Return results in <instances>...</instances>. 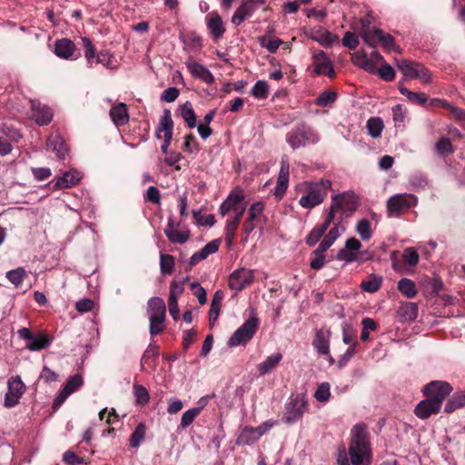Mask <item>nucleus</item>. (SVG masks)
I'll return each instance as SVG.
<instances>
[{
  "instance_id": "f257e3e1",
  "label": "nucleus",
  "mask_w": 465,
  "mask_h": 465,
  "mask_svg": "<svg viewBox=\"0 0 465 465\" xmlns=\"http://www.w3.org/2000/svg\"><path fill=\"white\" fill-rule=\"evenodd\" d=\"M370 444L367 429L364 424H357L351 429L349 454L352 465H362L364 458L369 455Z\"/></svg>"
},
{
  "instance_id": "f03ea898",
  "label": "nucleus",
  "mask_w": 465,
  "mask_h": 465,
  "mask_svg": "<svg viewBox=\"0 0 465 465\" xmlns=\"http://www.w3.org/2000/svg\"><path fill=\"white\" fill-rule=\"evenodd\" d=\"M148 309L150 314L149 331L152 336H155L164 330L165 303L162 298L153 297L148 302Z\"/></svg>"
},
{
  "instance_id": "7ed1b4c3",
  "label": "nucleus",
  "mask_w": 465,
  "mask_h": 465,
  "mask_svg": "<svg viewBox=\"0 0 465 465\" xmlns=\"http://www.w3.org/2000/svg\"><path fill=\"white\" fill-rule=\"evenodd\" d=\"M277 421L268 420L258 427L245 426L242 428L236 439L237 445H251L266 434L272 428L277 425Z\"/></svg>"
},
{
  "instance_id": "20e7f679",
  "label": "nucleus",
  "mask_w": 465,
  "mask_h": 465,
  "mask_svg": "<svg viewBox=\"0 0 465 465\" xmlns=\"http://www.w3.org/2000/svg\"><path fill=\"white\" fill-rule=\"evenodd\" d=\"M259 322L256 317L248 319L241 327H239L230 337L227 344L229 347L246 345L258 330Z\"/></svg>"
},
{
  "instance_id": "39448f33",
  "label": "nucleus",
  "mask_w": 465,
  "mask_h": 465,
  "mask_svg": "<svg viewBox=\"0 0 465 465\" xmlns=\"http://www.w3.org/2000/svg\"><path fill=\"white\" fill-rule=\"evenodd\" d=\"M286 141L292 149H298L308 143H316L318 137L310 126L301 124L287 134Z\"/></svg>"
},
{
  "instance_id": "423d86ee",
  "label": "nucleus",
  "mask_w": 465,
  "mask_h": 465,
  "mask_svg": "<svg viewBox=\"0 0 465 465\" xmlns=\"http://www.w3.org/2000/svg\"><path fill=\"white\" fill-rule=\"evenodd\" d=\"M398 68L408 80L419 79L425 84L431 81L430 74L421 64L402 59L398 61Z\"/></svg>"
},
{
  "instance_id": "0eeeda50",
  "label": "nucleus",
  "mask_w": 465,
  "mask_h": 465,
  "mask_svg": "<svg viewBox=\"0 0 465 465\" xmlns=\"http://www.w3.org/2000/svg\"><path fill=\"white\" fill-rule=\"evenodd\" d=\"M417 202L418 199L413 194H395L387 201L388 214L389 216H398L403 211L408 210L411 205H415Z\"/></svg>"
},
{
  "instance_id": "6e6552de",
  "label": "nucleus",
  "mask_w": 465,
  "mask_h": 465,
  "mask_svg": "<svg viewBox=\"0 0 465 465\" xmlns=\"http://www.w3.org/2000/svg\"><path fill=\"white\" fill-rule=\"evenodd\" d=\"M307 401L303 395H297L286 404L283 421L292 424L300 420L306 411Z\"/></svg>"
},
{
  "instance_id": "1a4fd4ad",
  "label": "nucleus",
  "mask_w": 465,
  "mask_h": 465,
  "mask_svg": "<svg viewBox=\"0 0 465 465\" xmlns=\"http://www.w3.org/2000/svg\"><path fill=\"white\" fill-rule=\"evenodd\" d=\"M302 186L307 193L302 195L299 201L302 207L312 209L323 202L326 193L322 192L319 184H313L306 182Z\"/></svg>"
},
{
  "instance_id": "9d476101",
  "label": "nucleus",
  "mask_w": 465,
  "mask_h": 465,
  "mask_svg": "<svg viewBox=\"0 0 465 465\" xmlns=\"http://www.w3.org/2000/svg\"><path fill=\"white\" fill-rule=\"evenodd\" d=\"M452 387L447 381H433L424 386V395L431 400L438 401L441 405L443 400L451 392Z\"/></svg>"
},
{
  "instance_id": "9b49d317",
  "label": "nucleus",
  "mask_w": 465,
  "mask_h": 465,
  "mask_svg": "<svg viewBox=\"0 0 465 465\" xmlns=\"http://www.w3.org/2000/svg\"><path fill=\"white\" fill-rule=\"evenodd\" d=\"M173 121L172 119L171 111L165 109L163 111V114L160 120V124L157 129L156 136L157 138H161V133H163V143L161 146V150L163 153L168 154V147L172 141L173 137Z\"/></svg>"
},
{
  "instance_id": "f8f14e48",
  "label": "nucleus",
  "mask_w": 465,
  "mask_h": 465,
  "mask_svg": "<svg viewBox=\"0 0 465 465\" xmlns=\"http://www.w3.org/2000/svg\"><path fill=\"white\" fill-rule=\"evenodd\" d=\"M8 391L5 396V406L13 407L18 403L19 399L25 392V384L19 376L11 377L7 382Z\"/></svg>"
},
{
  "instance_id": "ddd939ff",
  "label": "nucleus",
  "mask_w": 465,
  "mask_h": 465,
  "mask_svg": "<svg viewBox=\"0 0 465 465\" xmlns=\"http://www.w3.org/2000/svg\"><path fill=\"white\" fill-rule=\"evenodd\" d=\"M332 203H338V210L346 216L351 215L358 206L356 195L351 192H346L331 198Z\"/></svg>"
},
{
  "instance_id": "4468645a",
  "label": "nucleus",
  "mask_w": 465,
  "mask_h": 465,
  "mask_svg": "<svg viewBox=\"0 0 465 465\" xmlns=\"http://www.w3.org/2000/svg\"><path fill=\"white\" fill-rule=\"evenodd\" d=\"M253 282V272L245 268L234 271L229 277V286L232 290L241 291Z\"/></svg>"
},
{
  "instance_id": "2eb2a0df",
  "label": "nucleus",
  "mask_w": 465,
  "mask_h": 465,
  "mask_svg": "<svg viewBox=\"0 0 465 465\" xmlns=\"http://www.w3.org/2000/svg\"><path fill=\"white\" fill-rule=\"evenodd\" d=\"M289 174L290 164L288 158L286 156H282L281 160V169L277 179V184L274 190V195L277 200H281L287 190L289 183Z\"/></svg>"
},
{
  "instance_id": "dca6fc26",
  "label": "nucleus",
  "mask_w": 465,
  "mask_h": 465,
  "mask_svg": "<svg viewBox=\"0 0 465 465\" xmlns=\"http://www.w3.org/2000/svg\"><path fill=\"white\" fill-rule=\"evenodd\" d=\"M83 385L82 376L76 374L70 377L59 395L54 399L53 406L54 408H59L69 395L74 392Z\"/></svg>"
},
{
  "instance_id": "f3484780",
  "label": "nucleus",
  "mask_w": 465,
  "mask_h": 465,
  "mask_svg": "<svg viewBox=\"0 0 465 465\" xmlns=\"http://www.w3.org/2000/svg\"><path fill=\"white\" fill-rule=\"evenodd\" d=\"M263 4V0H248L243 3L232 17V23L239 25L244 19L251 16L257 5Z\"/></svg>"
},
{
  "instance_id": "a211bd4d",
  "label": "nucleus",
  "mask_w": 465,
  "mask_h": 465,
  "mask_svg": "<svg viewBox=\"0 0 465 465\" xmlns=\"http://www.w3.org/2000/svg\"><path fill=\"white\" fill-rule=\"evenodd\" d=\"M441 405L438 401L431 400L427 397L426 400L421 401L415 408L414 412L420 419H427L432 414L440 411Z\"/></svg>"
},
{
  "instance_id": "6ab92c4d",
  "label": "nucleus",
  "mask_w": 465,
  "mask_h": 465,
  "mask_svg": "<svg viewBox=\"0 0 465 465\" xmlns=\"http://www.w3.org/2000/svg\"><path fill=\"white\" fill-rule=\"evenodd\" d=\"M330 336L331 331L329 330L319 329L316 331L312 346L320 355H329Z\"/></svg>"
},
{
  "instance_id": "aec40b11",
  "label": "nucleus",
  "mask_w": 465,
  "mask_h": 465,
  "mask_svg": "<svg viewBox=\"0 0 465 465\" xmlns=\"http://www.w3.org/2000/svg\"><path fill=\"white\" fill-rule=\"evenodd\" d=\"M186 66L193 76L202 79L206 84L213 82L214 78L212 73L204 65L196 63L192 58L186 62Z\"/></svg>"
},
{
  "instance_id": "412c9836",
  "label": "nucleus",
  "mask_w": 465,
  "mask_h": 465,
  "mask_svg": "<svg viewBox=\"0 0 465 465\" xmlns=\"http://www.w3.org/2000/svg\"><path fill=\"white\" fill-rule=\"evenodd\" d=\"M164 234L173 243H184L190 237V232L187 230L180 232L174 230V222L173 217L168 219L167 226L164 229Z\"/></svg>"
},
{
  "instance_id": "4be33fe9",
  "label": "nucleus",
  "mask_w": 465,
  "mask_h": 465,
  "mask_svg": "<svg viewBox=\"0 0 465 465\" xmlns=\"http://www.w3.org/2000/svg\"><path fill=\"white\" fill-rule=\"evenodd\" d=\"M31 107L34 112L33 116L38 124L46 125L51 122L53 114L47 106L42 105L38 102L31 101Z\"/></svg>"
},
{
  "instance_id": "5701e85b",
  "label": "nucleus",
  "mask_w": 465,
  "mask_h": 465,
  "mask_svg": "<svg viewBox=\"0 0 465 465\" xmlns=\"http://www.w3.org/2000/svg\"><path fill=\"white\" fill-rule=\"evenodd\" d=\"M75 52V45L73 41L67 38L57 40L54 44V54L60 58L70 59Z\"/></svg>"
},
{
  "instance_id": "b1692460",
  "label": "nucleus",
  "mask_w": 465,
  "mask_h": 465,
  "mask_svg": "<svg viewBox=\"0 0 465 465\" xmlns=\"http://www.w3.org/2000/svg\"><path fill=\"white\" fill-rule=\"evenodd\" d=\"M243 213V210L241 209L238 213H235L233 217L226 221L225 241L229 246L232 244L235 237L236 230L241 223Z\"/></svg>"
},
{
  "instance_id": "393cba45",
  "label": "nucleus",
  "mask_w": 465,
  "mask_h": 465,
  "mask_svg": "<svg viewBox=\"0 0 465 465\" xmlns=\"http://www.w3.org/2000/svg\"><path fill=\"white\" fill-rule=\"evenodd\" d=\"M110 116L116 126L124 125L129 120L126 104L120 103L113 106L110 110Z\"/></svg>"
},
{
  "instance_id": "a878e982",
  "label": "nucleus",
  "mask_w": 465,
  "mask_h": 465,
  "mask_svg": "<svg viewBox=\"0 0 465 465\" xmlns=\"http://www.w3.org/2000/svg\"><path fill=\"white\" fill-rule=\"evenodd\" d=\"M47 147L52 149L60 159H64L67 148L59 134H52L47 139Z\"/></svg>"
},
{
  "instance_id": "bb28decb",
  "label": "nucleus",
  "mask_w": 465,
  "mask_h": 465,
  "mask_svg": "<svg viewBox=\"0 0 465 465\" xmlns=\"http://www.w3.org/2000/svg\"><path fill=\"white\" fill-rule=\"evenodd\" d=\"M81 178L80 173L76 170L68 171L57 179L54 187L57 189L72 187L80 182Z\"/></svg>"
},
{
  "instance_id": "cd10ccee",
  "label": "nucleus",
  "mask_w": 465,
  "mask_h": 465,
  "mask_svg": "<svg viewBox=\"0 0 465 465\" xmlns=\"http://www.w3.org/2000/svg\"><path fill=\"white\" fill-rule=\"evenodd\" d=\"M200 403L202 404L199 407L190 409L183 412L182 419H181V427L185 429L188 426H190L194 419L200 414L205 404L207 403V398L203 397L200 400Z\"/></svg>"
},
{
  "instance_id": "c85d7f7f",
  "label": "nucleus",
  "mask_w": 465,
  "mask_h": 465,
  "mask_svg": "<svg viewBox=\"0 0 465 465\" xmlns=\"http://www.w3.org/2000/svg\"><path fill=\"white\" fill-rule=\"evenodd\" d=\"M244 195L241 192V190L232 191L228 197L225 199V202L230 205L232 211L234 213H238L241 209L245 212V205L243 204Z\"/></svg>"
},
{
  "instance_id": "c756f323",
  "label": "nucleus",
  "mask_w": 465,
  "mask_h": 465,
  "mask_svg": "<svg viewBox=\"0 0 465 465\" xmlns=\"http://www.w3.org/2000/svg\"><path fill=\"white\" fill-rule=\"evenodd\" d=\"M282 356L281 353H274L268 356L265 361L258 365V371L261 375H264L272 371L281 361Z\"/></svg>"
},
{
  "instance_id": "7c9ffc66",
  "label": "nucleus",
  "mask_w": 465,
  "mask_h": 465,
  "mask_svg": "<svg viewBox=\"0 0 465 465\" xmlns=\"http://www.w3.org/2000/svg\"><path fill=\"white\" fill-rule=\"evenodd\" d=\"M207 25L215 39L222 37L225 31L222 18L218 14H214L210 17Z\"/></svg>"
},
{
  "instance_id": "2f4dec72",
  "label": "nucleus",
  "mask_w": 465,
  "mask_h": 465,
  "mask_svg": "<svg viewBox=\"0 0 465 465\" xmlns=\"http://www.w3.org/2000/svg\"><path fill=\"white\" fill-rule=\"evenodd\" d=\"M382 33L383 32L380 29H363L360 31V35L364 42L371 47H375L378 44H381Z\"/></svg>"
},
{
  "instance_id": "473e14b6",
  "label": "nucleus",
  "mask_w": 465,
  "mask_h": 465,
  "mask_svg": "<svg viewBox=\"0 0 465 465\" xmlns=\"http://www.w3.org/2000/svg\"><path fill=\"white\" fill-rule=\"evenodd\" d=\"M313 60L315 74H322L323 70L331 64L326 56V54L322 50H319L313 54Z\"/></svg>"
},
{
  "instance_id": "72a5a7b5",
  "label": "nucleus",
  "mask_w": 465,
  "mask_h": 465,
  "mask_svg": "<svg viewBox=\"0 0 465 465\" xmlns=\"http://www.w3.org/2000/svg\"><path fill=\"white\" fill-rule=\"evenodd\" d=\"M181 115L189 128L196 126V115L190 102H186L182 105Z\"/></svg>"
},
{
  "instance_id": "f704fd0d",
  "label": "nucleus",
  "mask_w": 465,
  "mask_h": 465,
  "mask_svg": "<svg viewBox=\"0 0 465 465\" xmlns=\"http://www.w3.org/2000/svg\"><path fill=\"white\" fill-rule=\"evenodd\" d=\"M381 282L382 277L371 274L366 280L361 282V287L363 291L373 293L380 289Z\"/></svg>"
},
{
  "instance_id": "c9c22d12",
  "label": "nucleus",
  "mask_w": 465,
  "mask_h": 465,
  "mask_svg": "<svg viewBox=\"0 0 465 465\" xmlns=\"http://www.w3.org/2000/svg\"><path fill=\"white\" fill-rule=\"evenodd\" d=\"M368 134L372 138H378L381 136V132L384 128L383 122L379 117H372L367 121L366 124Z\"/></svg>"
},
{
  "instance_id": "e433bc0d",
  "label": "nucleus",
  "mask_w": 465,
  "mask_h": 465,
  "mask_svg": "<svg viewBox=\"0 0 465 465\" xmlns=\"http://www.w3.org/2000/svg\"><path fill=\"white\" fill-rule=\"evenodd\" d=\"M398 289L407 298H414L417 294L415 283L407 278L399 281Z\"/></svg>"
},
{
  "instance_id": "4c0bfd02",
  "label": "nucleus",
  "mask_w": 465,
  "mask_h": 465,
  "mask_svg": "<svg viewBox=\"0 0 465 465\" xmlns=\"http://www.w3.org/2000/svg\"><path fill=\"white\" fill-rule=\"evenodd\" d=\"M400 315L406 321H413L418 316V305L414 302H405L399 309Z\"/></svg>"
},
{
  "instance_id": "58836bf2",
  "label": "nucleus",
  "mask_w": 465,
  "mask_h": 465,
  "mask_svg": "<svg viewBox=\"0 0 465 465\" xmlns=\"http://www.w3.org/2000/svg\"><path fill=\"white\" fill-rule=\"evenodd\" d=\"M49 344L50 339L46 335L40 334L36 337L33 336L26 348L30 351H40L48 347Z\"/></svg>"
},
{
  "instance_id": "ea45409f",
  "label": "nucleus",
  "mask_w": 465,
  "mask_h": 465,
  "mask_svg": "<svg viewBox=\"0 0 465 465\" xmlns=\"http://www.w3.org/2000/svg\"><path fill=\"white\" fill-rule=\"evenodd\" d=\"M399 91L401 94L405 95L411 102L417 104L422 105L428 100V97L425 94L411 92L401 85L399 87Z\"/></svg>"
},
{
  "instance_id": "a19ab883",
  "label": "nucleus",
  "mask_w": 465,
  "mask_h": 465,
  "mask_svg": "<svg viewBox=\"0 0 465 465\" xmlns=\"http://www.w3.org/2000/svg\"><path fill=\"white\" fill-rule=\"evenodd\" d=\"M342 341L345 344H358L357 331L352 325L348 322L342 323Z\"/></svg>"
},
{
  "instance_id": "79ce46f5",
  "label": "nucleus",
  "mask_w": 465,
  "mask_h": 465,
  "mask_svg": "<svg viewBox=\"0 0 465 465\" xmlns=\"http://www.w3.org/2000/svg\"><path fill=\"white\" fill-rule=\"evenodd\" d=\"M145 425L139 423L130 437V446L137 448L145 436Z\"/></svg>"
},
{
  "instance_id": "37998d69",
  "label": "nucleus",
  "mask_w": 465,
  "mask_h": 465,
  "mask_svg": "<svg viewBox=\"0 0 465 465\" xmlns=\"http://www.w3.org/2000/svg\"><path fill=\"white\" fill-rule=\"evenodd\" d=\"M133 389L136 403L140 405L146 404L149 401V393L145 387L143 385L134 384Z\"/></svg>"
},
{
  "instance_id": "c03bdc74",
  "label": "nucleus",
  "mask_w": 465,
  "mask_h": 465,
  "mask_svg": "<svg viewBox=\"0 0 465 465\" xmlns=\"http://www.w3.org/2000/svg\"><path fill=\"white\" fill-rule=\"evenodd\" d=\"M26 275V272L23 268H17L15 270L9 271L6 273V278L15 285V287H18L22 282L24 281L25 277Z\"/></svg>"
},
{
  "instance_id": "a18cd8bd",
  "label": "nucleus",
  "mask_w": 465,
  "mask_h": 465,
  "mask_svg": "<svg viewBox=\"0 0 465 465\" xmlns=\"http://www.w3.org/2000/svg\"><path fill=\"white\" fill-rule=\"evenodd\" d=\"M160 265L162 273L171 274L173 271L174 258L171 254H162Z\"/></svg>"
},
{
  "instance_id": "49530a36",
  "label": "nucleus",
  "mask_w": 465,
  "mask_h": 465,
  "mask_svg": "<svg viewBox=\"0 0 465 465\" xmlns=\"http://www.w3.org/2000/svg\"><path fill=\"white\" fill-rule=\"evenodd\" d=\"M326 229L323 226H316L314 229L311 231V232L306 237V243L309 246H314L324 234Z\"/></svg>"
},
{
  "instance_id": "de8ad7c7",
  "label": "nucleus",
  "mask_w": 465,
  "mask_h": 465,
  "mask_svg": "<svg viewBox=\"0 0 465 465\" xmlns=\"http://www.w3.org/2000/svg\"><path fill=\"white\" fill-rule=\"evenodd\" d=\"M436 150L441 155H449L454 151L450 140L446 137H442L438 141Z\"/></svg>"
},
{
  "instance_id": "09e8293b",
  "label": "nucleus",
  "mask_w": 465,
  "mask_h": 465,
  "mask_svg": "<svg viewBox=\"0 0 465 465\" xmlns=\"http://www.w3.org/2000/svg\"><path fill=\"white\" fill-rule=\"evenodd\" d=\"M268 87L266 81L260 80L256 82L251 94L256 98H265L268 95Z\"/></svg>"
},
{
  "instance_id": "8fccbe9b",
  "label": "nucleus",
  "mask_w": 465,
  "mask_h": 465,
  "mask_svg": "<svg viewBox=\"0 0 465 465\" xmlns=\"http://www.w3.org/2000/svg\"><path fill=\"white\" fill-rule=\"evenodd\" d=\"M336 99L337 94L335 92L324 91L318 96L316 104L319 106H327L335 102Z\"/></svg>"
},
{
  "instance_id": "3c124183",
  "label": "nucleus",
  "mask_w": 465,
  "mask_h": 465,
  "mask_svg": "<svg viewBox=\"0 0 465 465\" xmlns=\"http://www.w3.org/2000/svg\"><path fill=\"white\" fill-rule=\"evenodd\" d=\"M357 232L362 240H369L371 237V223L367 219L361 220L357 225Z\"/></svg>"
},
{
  "instance_id": "603ef678",
  "label": "nucleus",
  "mask_w": 465,
  "mask_h": 465,
  "mask_svg": "<svg viewBox=\"0 0 465 465\" xmlns=\"http://www.w3.org/2000/svg\"><path fill=\"white\" fill-rule=\"evenodd\" d=\"M403 261L411 266H415L419 262V253L414 248L409 247L403 251Z\"/></svg>"
},
{
  "instance_id": "864d4df0",
  "label": "nucleus",
  "mask_w": 465,
  "mask_h": 465,
  "mask_svg": "<svg viewBox=\"0 0 465 465\" xmlns=\"http://www.w3.org/2000/svg\"><path fill=\"white\" fill-rule=\"evenodd\" d=\"M314 397L319 401H326L330 398V385L328 382H323L317 388Z\"/></svg>"
},
{
  "instance_id": "5fc2aeb1",
  "label": "nucleus",
  "mask_w": 465,
  "mask_h": 465,
  "mask_svg": "<svg viewBox=\"0 0 465 465\" xmlns=\"http://www.w3.org/2000/svg\"><path fill=\"white\" fill-rule=\"evenodd\" d=\"M406 111L401 104H397L392 108L393 121L396 126H400L403 124Z\"/></svg>"
},
{
  "instance_id": "6e6d98bb",
  "label": "nucleus",
  "mask_w": 465,
  "mask_h": 465,
  "mask_svg": "<svg viewBox=\"0 0 465 465\" xmlns=\"http://www.w3.org/2000/svg\"><path fill=\"white\" fill-rule=\"evenodd\" d=\"M263 210H264V205L262 202L254 203L249 208V210L247 212V216L250 219H253L256 222L257 218H259L262 215V213H263Z\"/></svg>"
},
{
  "instance_id": "4d7b16f0",
  "label": "nucleus",
  "mask_w": 465,
  "mask_h": 465,
  "mask_svg": "<svg viewBox=\"0 0 465 465\" xmlns=\"http://www.w3.org/2000/svg\"><path fill=\"white\" fill-rule=\"evenodd\" d=\"M381 44L389 51H395L398 53L401 52L399 46H397L394 42V38L390 34H385L384 32L382 33Z\"/></svg>"
},
{
  "instance_id": "13d9d810",
  "label": "nucleus",
  "mask_w": 465,
  "mask_h": 465,
  "mask_svg": "<svg viewBox=\"0 0 465 465\" xmlns=\"http://www.w3.org/2000/svg\"><path fill=\"white\" fill-rule=\"evenodd\" d=\"M359 44L358 37L351 32H347L342 38V45L349 49L352 50L357 47Z\"/></svg>"
},
{
  "instance_id": "bf43d9fd",
  "label": "nucleus",
  "mask_w": 465,
  "mask_h": 465,
  "mask_svg": "<svg viewBox=\"0 0 465 465\" xmlns=\"http://www.w3.org/2000/svg\"><path fill=\"white\" fill-rule=\"evenodd\" d=\"M337 259L339 261H345L346 262H351L356 260H358V254L356 252H353L347 248L341 249L338 254Z\"/></svg>"
},
{
  "instance_id": "052dcab7",
  "label": "nucleus",
  "mask_w": 465,
  "mask_h": 465,
  "mask_svg": "<svg viewBox=\"0 0 465 465\" xmlns=\"http://www.w3.org/2000/svg\"><path fill=\"white\" fill-rule=\"evenodd\" d=\"M379 75L385 81H391L395 77V72L390 64H385L380 68Z\"/></svg>"
},
{
  "instance_id": "680f3d73",
  "label": "nucleus",
  "mask_w": 465,
  "mask_h": 465,
  "mask_svg": "<svg viewBox=\"0 0 465 465\" xmlns=\"http://www.w3.org/2000/svg\"><path fill=\"white\" fill-rule=\"evenodd\" d=\"M83 43L85 47L84 55L87 59L88 64L92 66L93 60L94 59V47L92 42L88 38H83Z\"/></svg>"
},
{
  "instance_id": "e2e57ef3",
  "label": "nucleus",
  "mask_w": 465,
  "mask_h": 465,
  "mask_svg": "<svg viewBox=\"0 0 465 465\" xmlns=\"http://www.w3.org/2000/svg\"><path fill=\"white\" fill-rule=\"evenodd\" d=\"M194 218L201 225L212 226L215 223L214 216L213 214L202 215L197 212H193Z\"/></svg>"
},
{
  "instance_id": "0e129e2a",
  "label": "nucleus",
  "mask_w": 465,
  "mask_h": 465,
  "mask_svg": "<svg viewBox=\"0 0 465 465\" xmlns=\"http://www.w3.org/2000/svg\"><path fill=\"white\" fill-rule=\"evenodd\" d=\"M94 302L90 299H83L76 302L75 308L79 312H87L93 310Z\"/></svg>"
},
{
  "instance_id": "69168bd1",
  "label": "nucleus",
  "mask_w": 465,
  "mask_h": 465,
  "mask_svg": "<svg viewBox=\"0 0 465 465\" xmlns=\"http://www.w3.org/2000/svg\"><path fill=\"white\" fill-rule=\"evenodd\" d=\"M183 403L182 401L172 398L168 401L167 412L169 414H176L183 409Z\"/></svg>"
},
{
  "instance_id": "338daca9",
  "label": "nucleus",
  "mask_w": 465,
  "mask_h": 465,
  "mask_svg": "<svg viewBox=\"0 0 465 465\" xmlns=\"http://www.w3.org/2000/svg\"><path fill=\"white\" fill-rule=\"evenodd\" d=\"M262 46L266 47L271 53L276 52L278 49L281 40L277 38L266 39L263 37L261 41Z\"/></svg>"
},
{
  "instance_id": "774afa93",
  "label": "nucleus",
  "mask_w": 465,
  "mask_h": 465,
  "mask_svg": "<svg viewBox=\"0 0 465 465\" xmlns=\"http://www.w3.org/2000/svg\"><path fill=\"white\" fill-rule=\"evenodd\" d=\"M179 95V91L175 87H168L162 94V99L166 102H173Z\"/></svg>"
}]
</instances>
